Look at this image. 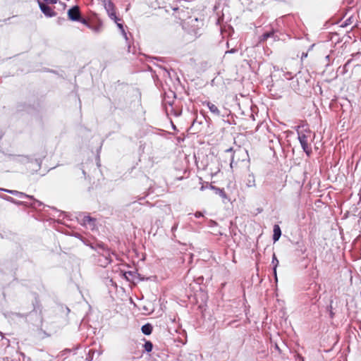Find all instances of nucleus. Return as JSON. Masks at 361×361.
Masks as SVG:
<instances>
[{
    "label": "nucleus",
    "instance_id": "1",
    "mask_svg": "<svg viewBox=\"0 0 361 361\" xmlns=\"http://www.w3.org/2000/svg\"><path fill=\"white\" fill-rule=\"evenodd\" d=\"M298 140L300 143V145L307 155L310 157L312 154V147L309 145V140L311 137V130L309 129H304L301 130H298Z\"/></svg>",
    "mask_w": 361,
    "mask_h": 361
},
{
    "label": "nucleus",
    "instance_id": "2",
    "mask_svg": "<svg viewBox=\"0 0 361 361\" xmlns=\"http://www.w3.org/2000/svg\"><path fill=\"white\" fill-rule=\"evenodd\" d=\"M99 254L98 263L101 267H105L111 262V253L104 244H97Z\"/></svg>",
    "mask_w": 361,
    "mask_h": 361
},
{
    "label": "nucleus",
    "instance_id": "3",
    "mask_svg": "<svg viewBox=\"0 0 361 361\" xmlns=\"http://www.w3.org/2000/svg\"><path fill=\"white\" fill-rule=\"evenodd\" d=\"M79 222L87 228L94 230L96 226V219L88 215L80 214L78 216Z\"/></svg>",
    "mask_w": 361,
    "mask_h": 361
},
{
    "label": "nucleus",
    "instance_id": "4",
    "mask_svg": "<svg viewBox=\"0 0 361 361\" xmlns=\"http://www.w3.org/2000/svg\"><path fill=\"white\" fill-rule=\"evenodd\" d=\"M68 16L70 20L73 21H80L85 25H87V21L85 19H82L79 8L78 6H73L70 8L68 11Z\"/></svg>",
    "mask_w": 361,
    "mask_h": 361
},
{
    "label": "nucleus",
    "instance_id": "5",
    "mask_svg": "<svg viewBox=\"0 0 361 361\" xmlns=\"http://www.w3.org/2000/svg\"><path fill=\"white\" fill-rule=\"evenodd\" d=\"M0 190L4 191V192H6L7 193H9V194H11L13 195H16V196H17V197H18L20 198H28V199H30V200H33L36 202H39V201H37V200L34 199L33 196L27 195V194H25L24 192H19L18 190H8V189H4V188H0Z\"/></svg>",
    "mask_w": 361,
    "mask_h": 361
},
{
    "label": "nucleus",
    "instance_id": "6",
    "mask_svg": "<svg viewBox=\"0 0 361 361\" xmlns=\"http://www.w3.org/2000/svg\"><path fill=\"white\" fill-rule=\"evenodd\" d=\"M39 6L42 11V12L47 17H53L56 15V13L51 9V7L46 5L45 4L40 2L38 1Z\"/></svg>",
    "mask_w": 361,
    "mask_h": 361
},
{
    "label": "nucleus",
    "instance_id": "7",
    "mask_svg": "<svg viewBox=\"0 0 361 361\" xmlns=\"http://www.w3.org/2000/svg\"><path fill=\"white\" fill-rule=\"evenodd\" d=\"M105 8H106L110 18L114 20H116L117 17L116 16V13L114 11V4L111 1H109L108 3L105 4Z\"/></svg>",
    "mask_w": 361,
    "mask_h": 361
},
{
    "label": "nucleus",
    "instance_id": "8",
    "mask_svg": "<svg viewBox=\"0 0 361 361\" xmlns=\"http://www.w3.org/2000/svg\"><path fill=\"white\" fill-rule=\"evenodd\" d=\"M245 184L248 188L255 187V178L252 173L248 174L245 180Z\"/></svg>",
    "mask_w": 361,
    "mask_h": 361
},
{
    "label": "nucleus",
    "instance_id": "9",
    "mask_svg": "<svg viewBox=\"0 0 361 361\" xmlns=\"http://www.w3.org/2000/svg\"><path fill=\"white\" fill-rule=\"evenodd\" d=\"M206 105L212 114H214L216 116L220 115V111L219 110L218 107L215 104H212L210 102H207Z\"/></svg>",
    "mask_w": 361,
    "mask_h": 361
},
{
    "label": "nucleus",
    "instance_id": "10",
    "mask_svg": "<svg viewBox=\"0 0 361 361\" xmlns=\"http://www.w3.org/2000/svg\"><path fill=\"white\" fill-rule=\"evenodd\" d=\"M273 231H274L273 240L274 242H276L277 240H279V239L280 238V237L281 235V231L279 226L274 225Z\"/></svg>",
    "mask_w": 361,
    "mask_h": 361
},
{
    "label": "nucleus",
    "instance_id": "11",
    "mask_svg": "<svg viewBox=\"0 0 361 361\" xmlns=\"http://www.w3.org/2000/svg\"><path fill=\"white\" fill-rule=\"evenodd\" d=\"M271 263L272 264L274 265V267H273V270H274V277H275V279L277 281V276H276V268L279 264V262L276 256V255L274 253L273 254V256H272V261H271Z\"/></svg>",
    "mask_w": 361,
    "mask_h": 361
},
{
    "label": "nucleus",
    "instance_id": "12",
    "mask_svg": "<svg viewBox=\"0 0 361 361\" xmlns=\"http://www.w3.org/2000/svg\"><path fill=\"white\" fill-rule=\"evenodd\" d=\"M141 330L145 335H149L152 331V326L150 324H146L142 326Z\"/></svg>",
    "mask_w": 361,
    "mask_h": 361
},
{
    "label": "nucleus",
    "instance_id": "13",
    "mask_svg": "<svg viewBox=\"0 0 361 361\" xmlns=\"http://www.w3.org/2000/svg\"><path fill=\"white\" fill-rule=\"evenodd\" d=\"M4 200L8 201V202H10L13 204H15L16 205H22L23 204V202H20V201H18L16 200H15L14 198H13L12 197H10V196H7V195H1V196Z\"/></svg>",
    "mask_w": 361,
    "mask_h": 361
},
{
    "label": "nucleus",
    "instance_id": "14",
    "mask_svg": "<svg viewBox=\"0 0 361 361\" xmlns=\"http://www.w3.org/2000/svg\"><path fill=\"white\" fill-rule=\"evenodd\" d=\"M270 37H273L275 39L274 30L264 32L262 35L261 41H266L268 38H270Z\"/></svg>",
    "mask_w": 361,
    "mask_h": 361
},
{
    "label": "nucleus",
    "instance_id": "15",
    "mask_svg": "<svg viewBox=\"0 0 361 361\" xmlns=\"http://www.w3.org/2000/svg\"><path fill=\"white\" fill-rule=\"evenodd\" d=\"M152 348H153V345L152 343V342L150 341H146L144 344V348L145 350V351H147V353H149L152 350Z\"/></svg>",
    "mask_w": 361,
    "mask_h": 361
},
{
    "label": "nucleus",
    "instance_id": "16",
    "mask_svg": "<svg viewBox=\"0 0 361 361\" xmlns=\"http://www.w3.org/2000/svg\"><path fill=\"white\" fill-rule=\"evenodd\" d=\"M133 272L132 271H126L123 274L125 279H126L128 281H130V277L133 276Z\"/></svg>",
    "mask_w": 361,
    "mask_h": 361
},
{
    "label": "nucleus",
    "instance_id": "17",
    "mask_svg": "<svg viewBox=\"0 0 361 361\" xmlns=\"http://www.w3.org/2000/svg\"><path fill=\"white\" fill-rule=\"evenodd\" d=\"M119 20V19L117 18V20H114L115 23H116L118 27L119 28V30H121V32H122L123 30H124V27H123V24L121 23H119L118 21Z\"/></svg>",
    "mask_w": 361,
    "mask_h": 361
},
{
    "label": "nucleus",
    "instance_id": "18",
    "mask_svg": "<svg viewBox=\"0 0 361 361\" xmlns=\"http://www.w3.org/2000/svg\"><path fill=\"white\" fill-rule=\"evenodd\" d=\"M286 77L287 79H291L293 78V73L291 72H287L286 73Z\"/></svg>",
    "mask_w": 361,
    "mask_h": 361
},
{
    "label": "nucleus",
    "instance_id": "19",
    "mask_svg": "<svg viewBox=\"0 0 361 361\" xmlns=\"http://www.w3.org/2000/svg\"><path fill=\"white\" fill-rule=\"evenodd\" d=\"M195 216L197 218H200L201 216H203V214L201 212H197L195 214Z\"/></svg>",
    "mask_w": 361,
    "mask_h": 361
},
{
    "label": "nucleus",
    "instance_id": "20",
    "mask_svg": "<svg viewBox=\"0 0 361 361\" xmlns=\"http://www.w3.org/2000/svg\"><path fill=\"white\" fill-rule=\"evenodd\" d=\"M215 225H216V221H214L213 220H209V226H214Z\"/></svg>",
    "mask_w": 361,
    "mask_h": 361
},
{
    "label": "nucleus",
    "instance_id": "21",
    "mask_svg": "<svg viewBox=\"0 0 361 361\" xmlns=\"http://www.w3.org/2000/svg\"><path fill=\"white\" fill-rule=\"evenodd\" d=\"M121 33H122V35L123 36V37L125 38V39H126V41H128V38L127 33L126 32V31H125V30H123V31L121 32Z\"/></svg>",
    "mask_w": 361,
    "mask_h": 361
},
{
    "label": "nucleus",
    "instance_id": "22",
    "mask_svg": "<svg viewBox=\"0 0 361 361\" xmlns=\"http://www.w3.org/2000/svg\"><path fill=\"white\" fill-rule=\"evenodd\" d=\"M121 33H122V35L123 36V37L125 38V39H126V41H128V38L127 33L126 32V31H125V30H123V31L121 32Z\"/></svg>",
    "mask_w": 361,
    "mask_h": 361
},
{
    "label": "nucleus",
    "instance_id": "23",
    "mask_svg": "<svg viewBox=\"0 0 361 361\" xmlns=\"http://www.w3.org/2000/svg\"><path fill=\"white\" fill-rule=\"evenodd\" d=\"M93 30L96 32H99L101 31V27L100 26H97V27H94Z\"/></svg>",
    "mask_w": 361,
    "mask_h": 361
},
{
    "label": "nucleus",
    "instance_id": "24",
    "mask_svg": "<svg viewBox=\"0 0 361 361\" xmlns=\"http://www.w3.org/2000/svg\"><path fill=\"white\" fill-rule=\"evenodd\" d=\"M177 228H178V224H175L172 226V228H171V231H172L173 232H174V231L177 229Z\"/></svg>",
    "mask_w": 361,
    "mask_h": 361
},
{
    "label": "nucleus",
    "instance_id": "25",
    "mask_svg": "<svg viewBox=\"0 0 361 361\" xmlns=\"http://www.w3.org/2000/svg\"><path fill=\"white\" fill-rule=\"evenodd\" d=\"M219 192H220V195L221 197H226V194H225L224 191H223L222 190H219Z\"/></svg>",
    "mask_w": 361,
    "mask_h": 361
},
{
    "label": "nucleus",
    "instance_id": "26",
    "mask_svg": "<svg viewBox=\"0 0 361 361\" xmlns=\"http://www.w3.org/2000/svg\"><path fill=\"white\" fill-rule=\"evenodd\" d=\"M48 4H54V3H56V0H48V1H45Z\"/></svg>",
    "mask_w": 361,
    "mask_h": 361
},
{
    "label": "nucleus",
    "instance_id": "27",
    "mask_svg": "<svg viewBox=\"0 0 361 361\" xmlns=\"http://www.w3.org/2000/svg\"><path fill=\"white\" fill-rule=\"evenodd\" d=\"M230 166H231V168H233V166H234L233 157H232V159H231V161Z\"/></svg>",
    "mask_w": 361,
    "mask_h": 361
},
{
    "label": "nucleus",
    "instance_id": "28",
    "mask_svg": "<svg viewBox=\"0 0 361 361\" xmlns=\"http://www.w3.org/2000/svg\"><path fill=\"white\" fill-rule=\"evenodd\" d=\"M275 349L277 350L279 353L281 352V350L277 344H275Z\"/></svg>",
    "mask_w": 361,
    "mask_h": 361
},
{
    "label": "nucleus",
    "instance_id": "29",
    "mask_svg": "<svg viewBox=\"0 0 361 361\" xmlns=\"http://www.w3.org/2000/svg\"><path fill=\"white\" fill-rule=\"evenodd\" d=\"M235 51V49H232L230 51H227L226 53H234Z\"/></svg>",
    "mask_w": 361,
    "mask_h": 361
},
{
    "label": "nucleus",
    "instance_id": "30",
    "mask_svg": "<svg viewBox=\"0 0 361 361\" xmlns=\"http://www.w3.org/2000/svg\"><path fill=\"white\" fill-rule=\"evenodd\" d=\"M233 151V148H229L226 150V152H231Z\"/></svg>",
    "mask_w": 361,
    "mask_h": 361
},
{
    "label": "nucleus",
    "instance_id": "31",
    "mask_svg": "<svg viewBox=\"0 0 361 361\" xmlns=\"http://www.w3.org/2000/svg\"><path fill=\"white\" fill-rule=\"evenodd\" d=\"M14 315L17 316V317H22V314H20V313H15L13 314Z\"/></svg>",
    "mask_w": 361,
    "mask_h": 361
},
{
    "label": "nucleus",
    "instance_id": "32",
    "mask_svg": "<svg viewBox=\"0 0 361 361\" xmlns=\"http://www.w3.org/2000/svg\"><path fill=\"white\" fill-rule=\"evenodd\" d=\"M92 360V357H91V356H89L88 357H87V361H91Z\"/></svg>",
    "mask_w": 361,
    "mask_h": 361
},
{
    "label": "nucleus",
    "instance_id": "33",
    "mask_svg": "<svg viewBox=\"0 0 361 361\" xmlns=\"http://www.w3.org/2000/svg\"><path fill=\"white\" fill-rule=\"evenodd\" d=\"M350 61H348V62L345 64L344 68L347 66V65L350 63Z\"/></svg>",
    "mask_w": 361,
    "mask_h": 361
},
{
    "label": "nucleus",
    "instance_id": "34",
    "mask_svg": "<svg viewBox=\"0 0 361 361\" xmlns=\"http://www.w3.org/2000/svg\"><path fill=\"white\" fill-rule=\"evenodd\" d=\"M326 60H328V61L329 60V55H327V56H326Z\"/></svg>",
    "mask_w": 361,
    "mask_h": 361
},
{
    "label": "nucleus",
    "instance_id": "35",
    "mask_svg": "<svg viewBox=\"0 0 361 361\" xmlns=\"http://www.w3.org/2000/svg\"><path fill=\"white\" fill-rule=\"evenodd\" d=\"M0 335L2 336V333L0 331Z\"/></svg>",
    "mask_w": 361,
    "mask_h": 361
}]
</instances>
